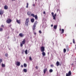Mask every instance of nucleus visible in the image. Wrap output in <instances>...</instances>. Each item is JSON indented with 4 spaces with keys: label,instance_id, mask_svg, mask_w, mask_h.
I'll list each match as a JSON object with an SVG mask.
<instances>
[{
    "label": "nucleus",
    "instance_id": "nucleus-1",
    "mask_svg": "<svg viewBox=\"0 0 76 76\" xmlns=\"http://www.w3.org/2000/svg\"><path fill=\"white\" fill-rule=\"evenodd\" d=\"M37 23H38V22L37 21H36L34 23V24L33 26V27L32 28L33 31H34V30H35L36 26H37Z\"/></svg>",
    "mask_w": 76,
    "mask_h": 76
},
{
    "label": "nucleus",
    "instance_id": "nucleus-2",
    "mask_svg": "<svg viewBox=\"0 0 76 76\" xmlns=\"http://www.w3.org/2000/svg\"><path fill=\"white\" fill-rule=\"evenodd\" d=\"M51 14L53 17V19H54V20H56V17L57 16V14L56 13H55L54 15V14L53 12H52Z\"/></svg>",
    "mask_w": 76,
    "mask_h": 76
},
{
    "label": "nucleus",
    "instance_id": "nucleus-3",
    "mask_svg": "<svg viewBox=\"0 0 76 76\" xmlns=\"http://www.w3.org/2000/svg\"><path fill=\"white\" fill-rule=\"evenodd\" d=\"M25 39H24L22 41V43H20V46L22 47H23V44H25Z\"/></svg>",
    "mask_w": 76,
    "mask_h": 76
},
{
    "label": "nucleus",
    "instance_id": "nucleus-4",
    "mask_svg": "<svg viewBox=\"0 0 76 76\" xmlns=\"http://www.w3.org/2000/svg\"><path fill=\"white\" fill-rule=\"evenodd\" d=\"M40 50L41 52H44L45 51V48L44 46H42L40 48Z\"/></svg>",
    "mask_w": 76,
    "mask_h": 76
},
{
    "label": "nucleus",
    "instance_id": "nucleus-5",
    "mask_svg": "<svg viewBox=\"0 0 76 76\" xmlns=\"http://www.w3.org/2000/svg\"><path fill=\"white\" fill-rule=\"evenodd\" d=\"M72 75L71 71H70L68 73H66V76H70Z\"/></svg>",
    "mask_w": 76,
    "mask_h": 76
},
{
    "label": "nucleus",
    "instance_id": "nucleus-6",
    "mask_svg": "<svg viewBox=\"0 0 76 76\" xmlns=\"http://www.w3.org/2000/svg\"><path fill=\"white\" fill-rule=\"evenodd\" d=\"M6 22L7 23H11L12 22V20L10 19H8L7 20Z\"/></svg>",
    "mask_w": 76,
    "mask_h": 76
},
{
    "label": "nucleus",
    "instance_id": "nucleus-7",
    "mask_svg": "<svg viewBox=\"0 0 76 76\" xmlns=\"http://www.w3.org/2000/svg\"><path fill=\"white\" fill-rule=\"evenodd\" d=\"M29 18H27L26 20V23H25L26 25H28V23H29Z\"/></svg>",
    "mask_w": 76,
    "mask_h": 76
},
{
    "label": "nucleus",
    "instance_id": "nucleus-8",
    "mask_svg": "<svg viewBox=\"0 0 76 76\" xmlns=\"http://www.w3.org/2000/svg\"><path fill=\"white\" fill-rule=\"evenodd\" d=\"M16 65L18 66H19L20 65V62L19 61H17L16 63Z\"/></svg>",
    "mask_w": 76,
    "mask_h": 76
},
{
    "label": "nucleus",
    "instance_id": "nucleus-9",
    "mask_svg": "<svg viewBox=\"0 0 76 76\" xmlns=\"http://www.w3.org/2000/svg\"><path fill=\"white\" fill-rule=\"evenodd\" d=\"M4 13V11H3L2 10H0V15H2Z\"/></svg>",
    "mask_w": 76,
    "mask_h": 76
},
{
    "label": "nucleus",
    "instance_id": "nucleus-10",
    "mask_svg": "<svg viewBox=\"0 0 76 76\" xmlns=\"http://www.w3.org/2000/svg\"><path fill=\"white\" fill-rule=\"evenodd\" d=\"M19 35L20 37H24V35L22 34V33L20 34Z\"/></svg>",
    "mask_w": 76,
    "mask_h": 76
},
{
    "label": "nucleus",
    "instance_id": "nucleus-11",
    "mask_svg": "<svg viewBox=\"0 0 76 76\" xmlns=\"http://www.w3.org/2000/svg\"><path fill=\"white\" fill-rule=\"evenodd\" d=\"M4 9L5 10H7V9H8V7L6 5H5L4 6Z\"/></svg>",
    "mask_w": 76,
    "mask_h": 76
},
{
    "label": "nucleus",
    "instance_id": "nucleus-12",
    "mask_svg": "<svg viewBox=\"0 0 76 76\" xmlns=\"http://www.w3.org/2000/svg\"><path fill=\"white\" fill-rule=\"evenodd\" d=\"M47 71V69L46 68L45 69H44L43 70V72H44V74H45V72H46Z\"/></svg>",
    "mask_w": 76,
    "mask_h": 76
},
{
    "label": "nucleus",
    "instance_id": "nucleus-13",
    "mask_svg": "<svg viewBox=\"0 0 76 76\" xmlns=\"http://www.w3.org/2000/svg\"><path fill=\"white\" fill-rule=\"evenodd\" d=\"M16 22L18 23H19V24L20 23V20H18V19H17Z\"/></svg>",
    "mask_w": 76,
    "mask_h": 76
},
{
    "label": "nucleus",
    "instance_id": "nucleus-14",
    "mask_svg": "<svg viewBox=\"0 0 76 76\" xmlns=\"http://www.w3.org/2000/svg\"><path fill=\"white\" fill-rule=\"evenodd\" d=\"M42 52V55L43 56H45V55H46V54L44 52Z\"/></svg>",
    "mask_w": 76,
    "mask_h": 76
},
{
    "label": "nucleus",
    "instance_id": "nucleus-15",
    "mask_svg": "<svg viewBox=\"0 0 76 76\" xmlns=\"http://www.w3.org/2000/svg\"><path fill=\"white\" fill-rule=\"evenodd\" d=\"M34 17L35 19L38 20V16H37V15H35Z\"/></svg>",
    "mask_w": 76,
    "mask_h": 76
},
{
    "label": "nucleus",
    "instance_id": "nucleus-16",
    "mask_svg": "<svg viewBox=\"0 0 76 76\" xmlns=\"http://www.w3.org/2000/svg\"><path fill=\"white\" fill-rule=\"evenodd\" d=\"M61 34H62L64 33V30L63 29H62L61 30Z\"/></svg>",
    "mask_w": 76,
    "mask_h": 76
},
{
    "label": "nucleus",
    "instance_id": "nucleus-17",
    "mask_svg": "<svg viewBox=\"0 0 76 76\" xmlns=\"http://www.w3.org/2000/svg\"><path fill=\"white\" fill-rule=\"evenodd\" d=\"M31 20L32 23H34V21H35V20L34 18L31 19Z\"/></svg>",
    "mask_w": 76,
    "mask_h": 76
},
{
    "label": "nucleus",
    "instance_id": "nucleus-18",
    "mask_svg": "<svg viewBox=\"0 0 76 76\" xmlns=\"http://www.w3.org/2000/svg\"><path fill=\"white\" fill-rule=\"evenodd\" d=\"M57 25H55L54 26L53 28L54 29H57Z\"/></svg>",
    "mask_w": 76,
    "mask_h": 76
},
{
    "label": "nucleus",
    "instance_id": "nucleus-19",
    "mask_svg": "<svg viewBox=\"0 0 76 76\" xmlns=\"http://www.w3.org/2000/svg\"><path fill=\"white\" fill-rule=\"evenodd\" d=\"M56 66H59V62H58V61H57L56 63Z\"/></svg>",
    "mask_w": 76,
    "mask_h": 76
},
{
    "label": "nucleus",
    "instance_id": "nucleus-20",
    "mask_svg": "<svg viewBox=\"0 0 76 76\" xmlns=\"http://www.w3.org/2000/svg\"><path fill=\"white\" fill-rule=\"evenodd\" d=\"M23 72H25V73H26V72H27V69H24L23 70Z\"/></svg>",
    "mask_w": 76,
    "mask_h": 76
},
{
    "label": "nucleus",
    "instance_id": "nucleus-21",
    "mask_svg": "<svg viewBox=\"0 0 76 76\" xmlns=\"http://www.w3.org/2000/svg\"><path fill=\"white\" fill-rule=\"evenodd\" d=\"M27 15L28 16H29L30 15H31V12L30 11L28 12L27 13Z\"/></svg>",
    "mask_w": 76,
    "mask_h": 76
},
{
    "label": "nucleus",
    "instance_id": "nucleus-22",
    "mask_svg": "<svg viewBox=\"0 0 76 76\" xmlns=\"http://www.w3.org/2000/svg\"><path fill=\"white\" fill-rule=\"evenodd\" d=\"M27 66V65L26 64L24 63V67H26Z\"/></svg>",
    "mask_w": 76,
    "mask_h": 76
},
{
    "label": "nucleus",
    "instance_id": "nucleus-23",
    "mask_svg": "<svg viewBox=\"0 0 76 76\" xmlns=\"http://www.w3.org/2000/svg\"><path fill=\"white\" fill-rule=\"evenodd\" d=\"M25 53L26 54H28V50H26L25 51Z\"/></svg>",
    "mask_w": 76,
    "mask_h": 76
},
{
    "label": "nucleus",
    "instance_id": "nucleus-24",
    "mask_svg": "<svg viewBox=\"0 0 76 76\" xmlns=\"http://www.w3.org/2000/svg\"><path fill=\"white\" fill-rule=\"evenodd\" d=\"M5 64H2V67H5Z\"/></svg>",
    "mask_w": 76,
    "mask_h": 76
},
{
    "label": "nucleus",
    "instance_id": "nucleus-25",
    "mask_svg": "<svg viewBox=\"0 0 76 76\" xmlns=\"http://www.w3.org/2000/svg\"><path fill=\"white\" fill-rule=\"evenodd\" d=\"M66 49H65V48H64V53H66Z\"/></svg>",
    "mask_w": 76,
    "mask_h": 76
},
{
    "label": "nucleus",
    "instance_id": "nucleus-26",
    "mask_svg": "<svg viewBox=\"0 0 76 76\" xmlns=\"http://www.w3.org/2000/svg\"><path fill=\"white\" fill-rule=\"evenodd\" d=\"M28 6H29V4H28V3H27V5L26 6V8H28Z\"/></svg>",
    "mask_w": 76,
    "mask_h": 76
},
{
    "label": "nucleus",
    "instance_id": "nucleus-27",
    "mask_svg": "<svg viewBox=\"0 0 76 76\" xmlns=\"http://www.w3.org/2000/svg\"><path fill=\"white\" fill-rule=\"evenodd\" d=\"M53 71V69H51L50 70L49 72L50 73H51Z\"/></svg>",
    "mask_w": 76,
    "mask_h": 76
},
{
    "label": "nucleus",
    "instance_id": "nucleus-28",
    "mask_svg": "<svg viewBox=\"0 0 76 76\" xmlns=\"http://www.w3.org/2000/svg\"><path fill=\"white\" fill-rule=\"evenodd\" d=\"M73 43L74 44H75V39H73Z\"/></svg>",
    "mask_w": 76,
    "mask_h": 76
},
{
    "label": "nucleus",
    "instance_id": "nucleus-29",
    "mask_svg": "<svg viewBox=\"0 0 76 76\" xmlns=\"http://www.w3.org/2000/svg\"><path fill=\"white\" fill-rule=\"evenodd\" d=\"M3 28H0V31H1V32L3 31Z\"/></svg>",
    "mask_w": 76,
    "mask_h": 76
},
{
    "label": "nucleus",
    "instance_id": "nucleus-30",
    "mask_svg": "<svg viewBox=\"0 0 76 76\" xmlns=\"http://www.w3.org/2000/svg\"><path fill=\"white\" fill-rule=\"evenodd\" d=\"M3 61V60L1 59H0V64Z\"/></svg>",
    "mask_w": 76,
    "mask_h": 76
},
{
    "label": "nucleus",
    "instance_id": "nucleus-31",
    "mask_svg": "<svg viewBox=\"0 0 76 76\" xmlns=\"http://www.w3.org/2000/svg\"><path fill=\"white\" fill-rule=\"evenodd\" d=\"M31 16H32L34 17L35 16V15H34V14H31Z\"/></svg>",
    "mask_w": 76,
    "mask_h": 76
},
{
    "label": "nucleus",
    "instance_id": "nucleus-32",
    "mask_svg": "<svg viewBox=\"0 0 76 76\" xmlns=\"http://www.w3.org/2000/svg\"><path fill=\"white\" fill-rule=\"evenodd\" d=\"M5 56H6V57H8V53H6Z\"/></svg>",
    "mask_w": 76,
    "mask_h": 76
},
{
    "label": "nucleus",
    "instance_id": "nucleus-33",
    "mask_svg": "<svg viewBox=\"0 0 76 76\" xmlns=\"http://www.w3.org/2000/svg\"><path fill=\"white\" fill-rule=\"evenodd\" d=\"M30 60H32V58H31V57L30 56L29 57V58Z\"/></svg>",
    "mask_w": 76,
    "mask_h": 76
},
{
    "label": "nucleus",
    "instance_id": "nucleus-34",
    "mask_svg": "<svg viewBox=\"0 0 76 76\" xmlns=\"http://www.w3.org/2000/svg\"><path fill=\"white\" fill-rule=\"evenodd\" d=\"M39 34H42V32L41 31V30H39Z\"/></svg>",
    "mask_w": 76,
    "mask_h": 76
},
{
    "label": "nucleus",
    "instance_id": "nucleus-35",
    "mask_svg": "<svg viewBox=\"0 0 76 76\" xmlns=\"http://www.w3.org/2000/svg\"><path fill=\"white\" fill-rule=\"evenodd\" d=\"M74 64L73 63H72V64H71V66L72 67H73V65H74Z\"/></svg>",
    "mask_w": 76,
    "mask_h": 76
},
{
    "label": "nucleus",
    "instance_id": "nucleus-36",
    "mask_svg": "<svg viewBox=\"0 0 76 76\" xmlns=\"http://www.w3.org/2000/svg\"><path fill=\"white\" fill-rule=\"evenodd\" d=\"M1 27H2V28H4V25H1Z\"/></svg>",
    "mask_w": 76,
    "mask_h": 76
},
{
    "label": "nucleus",
    "instance_id": "nucleus-37",
    "mask_svg": "<svg viewBox=\"0 0 76 76\" xmlns=\"http://www.w3.org/2000/svg\"><path fill=\"white\" fill-rule=\"evenodd\" d=\"M35 69H38V66H36Z\"/></svg>",
    "mask_w": 76,
    "mask_h": 76
},
{
    "label": "nucleus",
    "instance_id": "nucleus-38",
    "mask_svg": "<svg viewBox=\"0 0 76 76\" xmlns=\"http://www.w3.org/2000/svg\"><path fill=\"white\" fill-rule=\"evenodd\" d=\"M50 66L51 67H54V65H51Z\"/></svg>",
    "mask_w": 76,
    "mask_h": 76
},
{
    "label": "nucleus",
    "instance_id": "nucleus-39",
    "mask_svg": "<svg viewBox=\"0 0 76 76\" xmlns=\"http://www.w3.org/2000/svg\"><path fill=\"white\" fill-rule=\"evenodd\" d=\"M43 13V14H45V12L44 11Z\"/></svg>",
    "mask_w": 76,
    "mask_h": 76
},
{
    "label": "nucleus",
    "instance_id": "nucleus-40",
    "mask_svg": "<svg viewBox=\"0 0 76 76\" xmlns=\"http://www.w3.org/2000/svg\"><path fill=\"white\" fill-rule=\"evenodd\" d=\"M34 34L35 35H36L37 33L35 32L34 33Z\"/></svg>",
    "mask_w": 76,
    "mask_h": 76
},
{
    "label": "nucleus",
    "instance_id": "nucleus-41",
    "mask_svg": "<svg viewBox=\"0 0 76 76\" xmlns=\"http://www.w3.org/2000/svg\"><path fill=\"white\" fill-rule=\"evenodd\" d=\"M57 12H58V11H59V9L57 10Z\"/></svg>",
    "mask_w": 76,
    "mask_h": 76
},
{
    "label": "nucleus",
    "instance_id": "nucleus-42",
    "mask_svg": "<svg viewBox=\"0 0 76 76\" xmlns=\"http://www.w3.org/2000/svg\"><path fill=\"white\" fill-rule=\"evenodd\" d=\"M51 26L52 27H53V25L52 24V25H51Z\"/></svg>",
    "mask_w": 76,
    "mask_h": 76
},
{
    "label": "nucleus",
    "instance_id": "nucleus-43",
    "mask_svg": "<svg viewBox=\"0 0 76 76\" xmlns=\"http://www.w3.org/2000/svg\"><path fill=\"white\" fill-rule=\"evenodd\" d=\"M21 67H22V68H23V65H21Z\"/></svg>",
    "mask_w": 76,
    "mask_h": 76
},
{
    "label": "nucleus",
    "instance_id": "nucleus-44",
    "mask_svg": "<svg viewBox=\"0 0 76 76\" xmlns=\"http://www.w3.org/2000/svg\"><path fill=\"white\" fill-rule=\"evenodd\" d=\"M33 6H34V7H35V4H33Z\"/></svg>",
    "mask_w": 76,
    "mask_h": 76
},
{
    "label": "nucleus",
    "instance_id": "nucleus-45",
    "mask_svg": "<svg viewBox=\"0 0 76 76\" xmlns=\"http://www.w3.org/2000/svg\"><path fill=\"white\" fill-rule=\"evenodd\" d=\"M59 31H61V29H59Z\"/></svg>",
    "mask_w": 76,
    "mask_h": 76
},
{
    "label": "nucleus",
    "instance_id": "nucleus-46",
    "mask_svg": "<svg viewBox=\"0 0 76 76\" xmlns=\"http://www.w3.org/2000/svg\"><path fill=\"white\" fill-rule=\"evenodd\" d=\"M12 0V1H13V0L15 1V0Z\"/></svg>",
    "mask_w": 76,
    "mask_h": 76
},
{
    "label": "nucleus",
    "instance_id": "nucleus-47",
    "mask_svg": "<svg viewBox=\"0 0 76 76\" xmlns=\"http://www.w3.org/2000/svg\"><path fill=\"white\" fill-rule=\"evenodd\" d=\"M72 43H71V44H72Z\"/></svg>",
    "mask_w": 76,
    "mask_h": 76
},
{
    "label": "nucleus",
    "instance_id": "nucleus-48",
    "mask_svg": "<svg viewBox=\"0 0 76 76\" xmlns=\"http://www.w3.org/2000/svg\"><path fill=\"white\" fill-rule=\"evenodd\" d=\"M75 47H76V45H75Z\"/></svg>",
    "mask_w": 76,
    "mask_h": 76
},
{
    "label": "nucleus",
    "instance_id": "nucleus-49",
    "mask_svg": "<svg viewBox=\"0 0 76 76\" xmlns=\"http://www.w3.org/2000/svg\"><path fill=\"white\" fill-rule=\"evenodd\" d=\"M36 1H37V0H36Z\"/></svg>",
    "mask_w": 76,
    "mask_h": 76
}]
</instances>
